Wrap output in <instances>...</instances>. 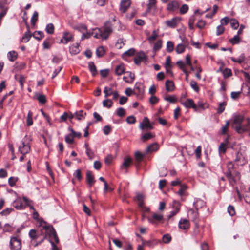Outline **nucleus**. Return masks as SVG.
<instances>
[{"label": "nucleus", "mask_w": 250, "mask_h": 250, "mask_svg": "<svg viewBox=\"0 0 250 250\" xmlns=\"http://www.w3.org/2000/svg\"><path fill=\"white\" fill-rule=\"evenodd\" d=\"M113 102L110 99H106L103 102V105L104 107L110 108L113 105Z\"/></svg>", "instance_id": "37"}, {"label": "nucleus", "mask_w": 250, "mask_h": 250, "mask_svg": "<svg viewBox=\"0 0 250 250\" xmlns=\"http://www.w3.org/2000/svg\"><path fill=\"white\" fill-rule=\"evenodd\" d=\"M113 92V91H112V88H109L107 86L105 87L104 90V92L105 93L104 97L105 98L108 97V96L112 94Z\"/></svg>", "instance_id": "44"}, {"label": "nucleus", "mask_w": 250, "mask_h": 250, "mask_svg": "<svg viewBox=\"0 0 250 250\" xmlns=\"http://www.w3.org/2000/svg\"><path fill=\"white\" fill-rule=\"evenodd\" d=\"M244 123L245 119L242 115H237L233 118L232 127L239 134H242L249 131V135L250 136V119L248 118Z\"/></svg>", "instance_id": "1"}, {"label": "nucleus", "mask_w": 250, "mask_h": 250, "mask_svg": "<svg viewBox=\"0 0 250 250\" xmlns=\"http://www.w3.org/2000/svg\"><path fill=\"white\" fill-rule=\"evenodd\" d=\"M46 32L49 34H52L54 33V26L52 23H49L46 25Z\"/></svg>", "instance_id": "35"}, {"label": "nucleus", "mask_w": 250, "mask_h": 250, "mask_svg": "<svg viewBox=\"0 0 250 250\" xmlns=\"http://www.w3.org/2000/svg\"><path fill=\"white\" fill-rule=\"evenodd\" d=\"M31 37V35L30 34L29 31H27L25 33L24 35L22 38L21 41L22 42H27Z\"/></svg>", "instance_id": "43"}, {"label": "nucleus", "mask_w": 250, "mask_h": 250, "mask_svg": "<svg viewBox=\"0 0 250 250\" xmlns=\"http://www.w3.org/2000/svg\"><path fill=\"white\" fill-rule=\"evenodd\" d=\"M131 159L129 157H125L124 159V162L123 164V166L125 167H128L131 163Z\"/></svg>", "instance_id": "54"}, {"label": "nucleus", "mask_w": 250, "mask_h": 250, "mask_svg": "<svg viewBox=\"0 0 250 250\" xmlns=\"http://www.w3.org/2000/svg\"><path fill=\"white\" fill-rule=\"evenodd\" d=\"M174 49V44L171 41H168L167 43V50L168 52H172Z\"/></svg>", "instance_id": "47"}, {"label": "nucleus", "mask_w": 250, "mask_h": 250, "mask_svg": "<svg viewBox=\"0 0 250 250\" xmlns=\"http://www.w3.org/2000/svg\"><path fill=\"white\" fill-rule=\"evenodd\" d=\"M34 38L38 40H41L43 37V33L41 31H36L33 34Z\"/></svg>", "instance_id": "41"}, {"label": "nucleus", "mask_w": 250, "mask_h": 250, "mask_svg": "<svg viewBox=\"0 0 250 250\" xmlns=\"http://www.w3.org/2000/svg\"><path fill=\"white\" fill-rule=\"evenodd\" d=\"M17 181V178L13 177H11L8 179V183L11 187L14 186Z\"/></svg>", "instance_id": "64"}, {"label": "nucleus", "mask_w": 250, "mask_h": 250, "mask_svg": "<svg viewBox=\"0 0 250 250\" xmlns=\"http://www.w3.org/2000/svg\"><path fill=\"white\" fill-rule=\"evenodd\" d=\"M86 115V113L84 112L83 110H80L75 112L76 118L78 120H82L84 119Z\"/></svg>", "instance_id": "31"}, {"label": "nucleus", "mask_w": 250, "mask_h": 250, "mask_svg": "<svg viewBox=\"0 0 250 250\" xmlns=\"http://www.w3.org/2000/svg\"><path fill=\"white\" fill-rule=\"evenodd\" d=\"M159 148V146L158 143H154L149 145L146 149L148 153H151L157 151Z\"/></svg>", "instance_id": "22"}, {"label": "nucleus", "mask_w": 250, "mask_h": 250, "mask_svg": "<svg viewBox=\"0 0 250 250\" xmlns=\"http://www.w3.org/2000/svg\"><path fill=\"white\" fill-rule=\"evenodd\" d=\"M166 87L167 91H172L174 89V83L171 81L167 80L166 82Z\"/></svg>", "instance_id": "29"}, {"label": "nucleus", "mask_w": 250, "mask_h": 250, "mask_svg": "<svg viewBox=\"0 0 250 250\" xmlns=\"http://www.w3.org/2000/svg\"><path fill=\"white\" fill-rule=\"evenodd\" d=\"M32 116L33 113L29 111L28 113L27 119H26V123L28 126H31L33 125V120H32Z\"/></svg>", "instance_id": "34"}, {"label": "nucleus", "mask_w": 250, "mask_h": 250, "mask_svg": "<svg viewBox=\"0 0 250 250\" xmlns=\"http://www.w3.org/2000/svg\"><path fill=\"white\" fill-rule=\"evenodd\" d=\"M29 235L32 239H37L39 237V235L37 234V232L35 230L31 229L29 233Z\"/></svg>", "instance_id": "51"}, {"label": "nucleus", "mask_w": 250, "mask_h": 250, "mask_svg": "<svg viewBox=\"0 0 250 250\" xmlns=\"http://www.w3.org/2000/svg\"><path fill=\"white\" fill-rule=\"evenodd\" d=\"M159 101V98L154 95H152L149 98V102L152 104H155Z\"/></svg>", "instance_id": "61"}, {"label": "nucleus", "mask_w": 250, "mask_h": 250, "mask_svg": "<svg viewBox=\"0 0 250 250\" xmlns=\"http://www.w3.org/2000/svg\"><path fill=\"white\" fill-rule=\"evenodd\" d=\"M175 50L178 54L182 53L185 50V46L183 44L180 43L177 46Z\"/></svg>", "instance_id": "40"}, {"label": "nucleus", "mask_w": 250, "mask_h": 250, "mask_svg": "<svg viewBox=\"0 0 250 250\" xmlns=\"http://www.w3.org/2000/svg\"><path fill=\"white\" fill-rule=\"evenodd\" d=\"M18 57V54L15 51H9L7 54V57L9 61L14 62L15 61Z\"/></svg>", "instance_id": "27"}, {"label": "nucleus", "mask_w": 250, "mask_h": 250, "mask_svg": "<svg viewBox=\"0 0 250 250\" xmlns=\"http://www.w3.org/2000/svg\"><path fill=\"white\" fill-rule=\"evenodd\" d=\"M240 37L238 35H235L233 38L230 39L229 41L232 44H238L240 42Z\"/></svg>", "instance_id": "42"}, {"label": "nucleus", "mask_w": 250, "mask_h": 250, "mask_svg": "<svg viewBox=\"0 0 250 250\" xmlns=\"http://www.w3.org/2000/svg\"><path fill=\"white\" fill-rule=\"evenodd\" d=\"M162 42L161 40L158 41L155 44L153 47V49L155 51L159 50L162 47Z\"/></svg>", "instance_id": "50"}, {"label": "nucleus", "mask_w": 250, "mask_h": 250, "mask_svg": "<svg viewBox=\"0 0 250 250\" xmlns=\"http://www.w3.org/2000/svg\"><path fill=\"white\" fill-rule=\"evenodd\" d=\"M10 246L11 250H21V239L17 237H11Z\"/></svg>", "instance_id": "4"}, {"label": "nucleus", "mask_w": 250, "mask_h": 250, "mask_svg": "<svg viewBox=\"0 0 250 250\" xmlns=\"http://www.w3.org/2000/svg\"><path fill=\"white\" fill-rule=\"evenodd\" d=\"M187 187L185 185H181L179 190L178 191V193L180 196H182L184 194L185 191L187 189Z\"/></svg>", "instance_id": "55"}, {"label": "nucleus", "mask_w": 250, "mask_h": 250, "mask_svg": "<svg viewBox=\"0 0 250 250\" xmlns=\"http://www.w3.org/2000/svg\"><path fill=\"white\" fill-rule=\"evenodd\" d=\"M228 143V139L227 138L225 142L221 143L219 147V151L220 153H225L226 152Z\"/></svg>", "instance_id": "24"}, {"label": "nucleus", "mask_w": 250, "mask_h": 250, "mask_svg": "<svg viewBox=\"0 0 250 250\" xmlns=\"http://www.w3.org/2000/svg\"><path fill=\"white\" fill-rule=\"evenodd\" d=\"M149 223L156 225L160 222H163L164 216L162 214L154 213L151 216L148 217Z\"/></svg>", "instance_id": "5"}, {"label": "nucleus", "mask_w": 250, "mask_h": 250, "mask_svg": "<svg viewBox=\"0 0 250 250\" xmlns=\"http://www.w3.org/2000/svg\"><path fill=\"white\" fill-rule=\"evenodd\" d=\"M182 104L187 108H192L194 109L195 111H197V106L191 99H187L183 102Z\"/></svg>", "instance_id": "12"}, {"label": "nucleus", "mask_w": 250, "mask_h": 250, "mask_svg": "<svg viewBox=\"0 0 250 250\" xmlns=\"http://www.w3.org/2000/svg\"><path fill=\"white\" fill-rule=\"evenodd\" d=\"M194 206L196 210H198L205 206V202L203 200L198 199L194 202Z\"/></svg>", "instance_id": "26"}, {"label": "nucleus", "mask_w": 250, "mask_h": 250, "mask_svg": "<svg viewBox=\"0 0 250 250\" xmlns=\"http://www.w3.org/2000/svg\"><path fill=\"white\" fill-rule=\"evenodd\" d=\"M40 223L41 228L45 231V234L43 236V237L41 239V241L35 244L34 246H37L39 244H40L42 242H43L45 238H47V236H49L50 238H53L55 243H58L59 242V240L56 232L53 227L47 224L46 222L43 220L41 221Z\"/></svg>", "instance_id": "2"}, {"label": "nucleus", "mask_w": 250, "mask_h": 250, "mask_svg": "<svg viewBox=\"0 0 250 250\" xmlns=\"http://www.w3.org/2000/svg\"><path fill=\"white\" fill-rule=\"evenodd\" d=\"M9 9L7 0H0V19L6 15Z\"/></svg>", "instance_id": "6"}, {"label": "nucleus", "mask_w": 250, "mask_h": 250, "mask_svg": "<svg viewBox=\"0 0 250 250\" xmlns=\"http://www.w3.org/2000/svg\"><path fill=\"white\" fill-rule=\"evenodd\" d=\"M235 161L237 165L241 166L243 165L246 163L245 157L243 156L242 153L239 152L237 153Z\"/></svg>", "instance_id": "18"}, {"label": "nucleus", "mask_w": 250, "mask_h": 250, "mask_svg": "<svg viewBox=\"0 0 250 250\" xmlns=\"http://www.w3.org/2000/svg\"><path fill=\"white\" fill-rule=\"evenodd\" d=\"M228 212L231 216L234 215L235 214V211L234 207L231 205L229 206L228 207Z\"/></svg>", "instance_id": "58"}, {"label": "nucleus", "mask_w": 250, "mask_h": 250, "mask_svg": "<svg viewBox=\"0 0 250 250\" xmlns=\"http://www.w3.org/2000/svg\"><path fill=\"white\" fill-rule=\"evenodd\" d=\"M165 100L172 103H174L177 101V98L174 95L166 97Z\"/></svg>", "instance_id": "59"}, {"label": "nucleus", "mask_w": 250, "mask_h": 250, "mask_svg": "<svg viewBox=\"0 0 250 250\" xmlns=\"http://www.w3.org/2000/svg\"><path fill=\"white\" fill-rule=\"evenodd\" d=\"M103 39L106 40L113 31L112 24L110 21H106L103 27Z\"/></svg>", "instance_id": "3"}, {"label": "nucleus", "mask_w": 250, "mask_h": 250, "mask_svg": "<svg viewBox=\"0 0 250 250\" xmlns=\"http://www.w3.org/2000/svg\"><path fill=\"white\" fill-rule=\"evenodd\" d=\"M88 66L92 76H95L97 74V69L96 66L93 62H90Z\"/></svg>", "instance_id": "32"}, {"label": "nucleus", "mask_w": 250, "mask_h": 250, "mask_svg": "<svg viewBox=\"0 0 250 250\" xmlns=\"http://www.w3.org/2000/svg\"><path fill=\"white\" fill-rule=\"evenodd\" d=\"M147 57L143 52H140L138 53L134 59V62L136 64L139 65L141 62L146 61Z\"/></svg>", "instance_id": "8"}, {"label": "nucleus", "mask_w": 250, "mask_h": 250, "mask_svg": "<svg viewBox=\"0 0 250 250\" xmlns=\"http://www.w3.org/2000/svg\"><path fill=\"white\" fill-rule=\"evenodd\" d=\"M39 102L42 104H44L46 102V96L43 94H40L37 97Z\"/></svg>", "instance_id": "46"}, {"label": "nucleus", "mask_w": 250, "mask_h": 250, "mask_svg": "<svg viewBox=\"0 0 250 250\" xmlns=\"http://www.w3.org/2000/svg\"><path fill=\"white\" fill-rule=\"evenodd\" d=\"M241 91L232 92L231 93V97L234 100L237 99L240 97Z\"/></svg>", "instance_id": "63"}, {"label": "nucleus", "mask_w": 250, "mask_h": 250, "mask_svg": "<svg viewBox=\"0 0 250 250\" xmlns=\"http://www.w3.org/2000/svg\"><path fill=\"white\" fill-rule=\"evenodd\" d=\"M86 181L88 185L90 187L92 186L95 182L92 172L90 170H87L86 172Z\"/></svg>", "instance_id": "16"}, {"label": "nucleus", "mask_w": 250, "mask_h": 250, "mask_svg": "<svg viewBox=\"0 0 250 250\" xmlns=\"http://www.w3.org/2000/svg\"><path fill=\"white\" fill-rule=\"evenodd\" d=\"M173 206L176 209L174 211L170 212V214L168 216V220H169L172 217L174 216L179 210L180 208V204L179 202L174 201L173 202Z\"/></svg>", "instance_id": "17"}, {"label": "nucleus", "mask_w": 250, "mask_h": 250, "mask_svg": "<svg viewBox=\"0 0 250 250\" xmlns=\"http://www.w3.org/2000/svg\"><path fill=\"white\" fill-rule=\"evenodd\" d=\"M227 104L226 102H224L220 103L219 105L218 108L217 109V112L219 114L222 113L225 110V106Z\"/></svg>", "instance_id": "48"}, {"label": "nucleus", "mask_w": 250, "mask_h": 250, "mask_svg": "<svg viewBox=\"0 0 250 250\" xmlns=\"http://www.w3.org/2000/svg\"><path fill=\"white\" fill-rule=\"evenodd\" d=\"M142 241L143 246H147L149 247H153L161 242L160 240L156 239H152L148 241H146L142 239Z\"/></svg>", "instance_id": "13"}, {"label": "nucleus", "mask_w": 250, "mask_h": 250, "mask_svg": "<svg viewBox=\"0 0 250 250\" xmlns=\"http://www.w3.org/2000/svg\"><path fill=\"white\" fill-rule=\"evenodd\" d=\"M140 128L141 129H152L153 128L147 117H145L144 118L143 122L140 125Z\"/></svg>", "instance_id": "14"}, {"label": "nucleus", "mask_w": 250, "mask_h": 250, "mask_svg": "<svg viewBox=\"0 0 250 250\" xmlns=\"http://www.w3.org/2000/svg\"><path fill=\"white\" fill-rule=\"evenodd\" d=\"M38 13L37 11H35L34 12L32 17L31 19V22L33 25H35L36 21L38 20Z\"/></svg>", "instance_id": "39"}, {"label": "nucleus", "mask_w": 250, "mask_h": 250, "mask_svg": "<svg viewBox=\"0 0 250 250\" xmlns=\"http://www.w3.org/2000/svg\"><path fill=\"white\" fill-rule=\"evenodd\" d=\"M68 130L70 131L71 133L72 134L73 138L74 137L80 138L82 136V134L80 132H75L71 127H69L68 128Z\"/></svg>", "instance_id": "60"}, {"label": "nucleus", "mask_w": 250, "mask_h": 250, "mask_svg": "<svg viewBox=\"0 0 250 250\" xmlns=\"http://www.w3.org/2000/svg\"><path fill=\"white\" fill-rule=\"evenodd\" d=\"M73 137L72 134L70 133L69 135L65 137V141L66 143L71 144L73 143Z\"/></svg>", "instance_id": "52"}, {"label": "nucleus", "mask_w": 250, "mask_h": 250, "mask_svg": "<svg viewBox=\"0 0 250 250\" xmlns=\"http://www.w3.org/2000/svg\"><path fill=\"white\" fill-rule=\"evenodd\" d=\"M130 0H122L120 3V11L122 13H125L130 7Z\"/></svg>", "instance_id": "11"}, {"label": "nucleus", "mask_w": 250, "mask_h": 250, "mask_svg": "<svg viewBox=\"0 0 250 250\" xmlns=\"http://www.w3.org/2000/svg\"><path fill=\"white\" fill-rule=\"evenodd\" d=\"M179 228L183 230H186L189 228L190 223L188 220L185 218H181L178 224Z\"/></svg>", "instance_id": "9"}, {"label": "nucleus", "mask_w": 250, "mask_h": 250, "mask_svg": "<svg viewBox=\"0 0 250 250\" xmlns=\"http://www.w3.org/2000/svg\"><path fill=\"white\" fill-rule=\"evenodd\" d=\"M180 19L177 17L173 18L170 20L166 21V25L170 27L174 28L176 26L178 22L180 21Z\"/></svg>", "instance_id": "19"}, {"label": "nucleus", "mask_w": 250, "mask_h": 250, "mask_svg": "<svg viewBox=\"0 0 250 250\" xmlns=\"http://www.w3.org/2000/svg\"><path fill=\"white\" fill-rule=\"evenodd\" d=\"M190 84L191 87L195 90V91H196V92L199 91V87L197 85V83L195 81L192 80L190 82Z\"/></svg>", "instance_id": "57"}, {"label": "nucleus", "mask_w": 250, "mask_h": 250, "mask_svg": "<svg viewBox=\"0 0 250 250\" xmlns=\"http://www.w3.org/2000/svg\"><path fill=\"white\" fill-rule=\"evenodd\" d=\"M171 240V236L168 234L164 235L162 238V241L165 243H168L170 242Z\"/></svg>", "instance_id": "56"}, {"label": "nucleus", "mask_w": 250, "mask_h": 250, "mask_svg": "<svg viewBox=\"0 0 250 250\" xmlns=\"http://www.w3.org/2000/svg\"><path fill=\"white\" fill-rule=\"evenodd\" d=\"M30 150V146L28 143L22 141L19 146V151L23 155H25L29 152Z\"/></svg>", "instance_id": "7"}, {"label": "nucleus", "mask_w": 250, "mask_h": 250, "mask_svg": "<svg viewBox=\"0 0 250 250\" xmlns=\"http://www.w3.org/2000/svg\"><path fill=\"white\" fill-rule=\"evenodd\" d=\"M176 64L183 71L184 73H187V69L185 68V67L186 65V63L184 62L181 60H179L177 62Z\"/></svg>", "instance_id": "36"}, {"label": "nucleus", "mask_w": 250, "mask_h": 250, "mask_svg": "<svg viewBox=\"0 0 250 250\" xmlns=\"http://www.w3.org/2000/svg\"><path fill=\"white\" fill-rule=\"evenodd\" d=\"M15 79L19 82L21 88L23 87L24 83L25 82V78L22 75H15Z\"/></svg>", "instance_id": "33"}, {"label": "nucleus", "mask_w": 250, "mask_h": 250, "mask_svg": "<svg viewBox=\"0 0 250 250\" xmlns=\"http://www.w3.org/2000/svg\"><path fill=\"white\" fill-rule=\"evenodd\" d=\"M219 70L222 71V73L224 77H229L232 75L231 71L230 69L225 68L223 71H222L220 68Z\"/></svg>", "instance_id": "45"}, {"label": "nucleus", "mask_w": 250, "mask_h": 250, "mask_svg": "<svg viewBox=\"0 0 250 250\" xmlns=\"http://www.w3.org/2000/svg\"><path fill=\"white\" fill-rule=\"evenodd\" d=\"M117 114L119 117H123L125 114V110L122 107L118 108L117 110Z\"/></svg>", "instance_id": "53"}, {"label": "nucleus", "mask_w": 250, "mask_h": 250, "mask_svg": "<svg viewBox=\"0 0 250 250\" xmlns=\"http://www.w3.org/2000/svg\"><path fill=\"white\" fill-rule=\"evenodd\" d=\"M12 210H13V209L12 208H7L4 209L3 211H2L0 213V214L2 215L7 216V215L9 214Z\"/></svg>", "instance_id": "62"}, {"label": "nucleus", "mask_w": 250, "mask_h": 250, "mask_svg": "<svg viewBox=\"0 0 250 250\" xmlns=\"http://www.w3.org/2000/svg\"><path fill=\"white\" fill-rule=\"evenodd\" d=\"M206 24V22L205 21L200 20L197 23L196 26L200 29H202L205 27Z\"/></svg>", "instance_id": "49"}, {"label": "nucleus", "mask_w": 250, "mask_h": 250, "mask_svg": "<svg viewBox=\"0 0 250 250\" xmlns=\"http://www.w3.org/2000/svg\"><path fill=\"white\" fill-rule=\"evenodd\" d=\"M125 69L124 65L123 64H119L116 67L115 70V74L117 75L120 76L122 74L125 73Z\"/></svg>", "instance_id": "21"}, {"label": "nucleus", "mask_w": 250, "mask_h": 250, "mask_svg": "<svg viewBox=\"0 0 250 250\" xmlns=\"http://www.w3.org/2000/svg\"><path fill=\"white\" fill-rule=\"evenodd\" d=\"M72 35L68 31H65L63 33V39L64 40V44H67L68 42L71 41L73 39Z\"/></svg>", "instance_id": "23"}, {"label": "nucleus", "mask_w": 250, "mask_h": 250, "mask_svg": "<svg viewBox=\"0 0 250 250\" xmlns=\"http://www.w3.org/2000/svg\"><path fill=\"white\" fill-rule=\"evenodd\" d=\"M79 43H77L75 44H73L69 47L70 52L72 54H77L80 51L79 48Z\"/></svg>", "instance_id": "20"}, {"label": "nucleus", "mask_w": 250, "mask_h": 250, "mask_svg": "<svg viewBox=\"0 0 250 250\" xmlns=\"http://www.w3.org/2000/svg\"><path fill=\"white\" fill-rule=\"evenodd\" d=\"M13 206L18 210L23 209L26 208V205L22 203L20 198H17L13 202Z\"/></svg>", "instance_id": "15"}, {"label": "nucleus", "mask_w": 250, "mask_h": 250, "mask_svg": "<svg viewBox=\"0 0 250 250\" xmlns=\"http://www.w3.org/2000/svg\"><path fill=\"white\" fill-rule=\"evenodd\" d=\"M105 53L103 46H100L96 49V55L98 57H102Z\"/></svg>", "instance_id": "38"}, {"label": "nucleus", "mask_w": 250, "mask_h": 250, "mask_svg": "<svg viewBox=\"0 0 250 250\" xmlns=\"http://www.w3.org/2000/svg\"><path fill=\"white\" fill-rule=\"evenodd\" d=\"M179 7V4L176 1H172L167 5V9L170 11H175Z\"/></svg>", "instance_id": "25"}, {"label": "nucleus", "mask_w": 250, "mask_h": 250, "mask_svg": "<svg viewBox=\"0 0 250 250\" xmlns=\"http://www.w3.org/2000/svg\"><path fill=\"white\" fill-rule=\"evenodd\" d=\"M93 33V35L95 38L100 39L102 38L103 39V34L102 33V29L101 28L99 29H95L94 31L92 32Z\"/></svg>", "instance_id": "28"}, {"label": "nucleus", "mask_w": 250, "mask_h": 250, "mask_svg": "<svg viewBox=\"0 0 250 250\" xmlns=\"http://www.w3.org/2000/svg\"><path fill=\"white\" fill-rule=\"evenodd\" d=\"M196 20V18L194 16V15H192L190 17L189 20H188V26L190 30H194V22Z\"/></svg>", "instance_id": "30"}, {"label": "nucleus", "mask_w": 250, "mask_h": 250, "mask_svg": "<svg viewBox=\"0 0 250 250\" xmlns=\"http://www.w3.org/2000/svg\"><path fill=\"white\" fill-rule=\"evenodd\" d=\"M189 212L190 213V217L192 221L195 223V225L199 224V214L197 210H194L193 209H190Z\"/></svg>", "instance_id": "10"}]
</instances>
